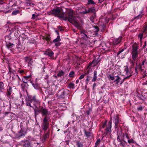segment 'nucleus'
<instances>
[{
  "instance_id": "49530a36",
  "label": "nucleus",
  "mask_w": 147,
  "mask_h": 147,
  "mask_svg": "<svg viewBox=\"0 0 147 147\" xmlns=\"http://www.w3.org/2000/svg\"><path fill=\"white\" fill-rule=\"evenodd\" d=\"M33 62L32 60L30 61L28 63V66H31L33 65Z\"/></svg>"
},
{
  "instance_id": "7ed1b4c3",
  "label": "nucleus",
  "mask_w": 147,
  "mask_h": 147,
  "mask_svg": "<svg viewBox=\"0 0 147 147\" xmlns=\"http://www.w3.org/2000/svg\"><path fill=\"white\" fill-rule=\"evenodd\" d=\"M52 13L59 18H62L63 16V13L61 12L60 9L58 8L52 10Z\"/></svg>"
},
{
  "instance_id": "393cba45",
  "label": "nucleus",
  "mask_w": 147,
  "mask_h": 147,
  "mask_svg": "<svg viewBox=\"0 0 147 147\" xmlns=\"http://www.w3.org/2000/svg\"><path fill=\"white\" fill-rule=\"evenodd\" d=\"M88 9L89 10V13H95V9L94 7H91L90 8H88Z\"/></svg>"
},
{
  "instance_id": "2eb2a0df",
  "label": "nucleus",
  "mask_w": 147,
  "mask_h": 147,
  "mask_svg": "<svg viewBox=\"0 0 147 147\" xmlns=\"http://www.w3.org/2000/svg\"><path fill=\"white\" fill-rule=\"evenodd\" d=\"M138 47L136 45H133L132 46V52H138Z\"/></svg>"
},
{
  "instance_id": "0e129e2a",
  "label": "nucleus",
  "mask_w": 147,
  "mask_h": 147,
  "mask_svg": "<svg viewBox=\"0 0 147 147\" xmlns=\"http://www.w3.org/2000/svg\"><path fill=\"white\" fill-rule=\"evenodd\" d=\"M96 86V84L95 83H94V84H93V88L94 89V87H95Z\"/></svg>"
},
{
  "instance_id": "79ce46f5",
  "label": "nucleus",
  "mask_w": 147,
  "mask_h": 147,
  "mask_svg": "<svg viewBox=\"0 0 147 147\" xmlns=\"http://www.w3.org/2000/svg\"><path fill=\"white\" fill-rule=\"evenodd\" d=\"M22 132L23 130L22 129H21L19 132V134H20V136H24V134L22 133Z\"/></svg>"
},
{
  "instance_id": "c03bdc74",
  "label": "nucleus",
  "mask_w": 147,
  "mask_h": 147,
  "mask_svg": "<svg viewBox=\"0 0 147 147\" xmlns=\"http://www.w3.org/2000/svg\"><path fill=\"white\" fill-rule=\"evenodd\" d=\"M90 76H87V78L86 79V83H88V82H89L90 80Z\"/></svg>"
},
{
  "instance_id": "b1692460",
  "label": "nucleus",
  "mask_w": 147,
  "mask_h": 147,
  "mask_svg": "<svg viewBox=\"0 0 147 147\" xmlns=\"http://www.w3.org/2000/svg\"><path fill=\"white\" fill-rule=\"evenodd\" d=\"M34 115L35 117L37 115H38L40 113V111L39 110H37L36 109H34Z\"/></svg>"
},
{
  "instance_id": "5701e85b",
  "label": "nucleus",
  "mask_w": 147,
  "mask_h": 147,
  "mask_svg": "<svg viewBox=\"0 0 147 147\" xmlns=\"http://www.w3.org/2000/svg\"><path fill=\"white\" fill-rule=\"evenodd\" d=\"M29 77L27 76H24L22 79V80L23 82L26 83L28 82V80Z\"/></svg>"
},
{
  "instance_id": "69168bd1",
  "label": "nucleus",
  "mask_w": 147,
  "mask_h": 147,
  "mask_svg": "<svg viewBox=\"0 0 147 147\" xmlns=\"http://www.w3.org/2000/svg\"><path fill=\"white\" fill-rule=\"evenodd\" d=\"M104 0H99L98 1L100 3H101L103 2Z\"/></svg>"
},
{
  "instance_id": "f8f14e48",
  "label": "nucleus",
  "mask_w": 147,
  "mask_h": 147,
  "mask_svg": "<svg viewBox=\"0 0 147 147\" xmlns=\"http://www.w3.org/2000/svg\"><path fill=\"white\" fill-rule=\"evenodd\" d=\"M132 57L133 60L135 61L138 56V52H132Z\"/></svg>"
},
{
  "instance_id": "473e14b6",
  "label": "nucleus",
  "mask_w": 147,
  "mask_h": 147,
  "mask_svg": "<svg viewBox=\"0 0 147 147\" xmlns=\"http://www.w3.org/2000/svg\"><path fill=\"white\" fill-rule=\"evenodd\" d=\"M128 142L130 144L131 143H134L135 141L133 139H128Z\"/></svg>"
},
{
  "instance_id": "ddd939ff",
  "label": "nucleus",
  "mask_w": 147,
  "mask_h": 147,
  "mask_svg": "<svg viewBox=\"0 0 147 147\" xmlns=\"http://www.w3.org/2000/svg\"><path fill=\"white\" fill-rule=\"evenodd\" d=\"M113 121L115 124V127L117 128L118 127V123L119 122V119L117 116H115L114 118Z\"/></svg>"
},
{
  "instance_id": "1a4fd4ad",
  "label": "nucleus",
  "mask_w": 147,
  "mask_h": 147,
  "mask_svg": "<svg viewBox=\"0 0 147 147\" xmlns=\"http://www.w3.org/2000/svg\"><path fill=\"white\" fill-rule=\"evenodd\" d=\"M28 97L29 98V99L30 100L31 102H32L33 101H34V104L36 103H39L40 102L39 100L36 98L35 96H28Z\"/></svg>"
},
{
  "instance_id": "a211bd4d",
  "label": "nucleus",
  "mask_w": 147,
  "mask_h": 147,
  "mask_svg": "<svg viewBox=\"0 0 147 147\" xmlns=\"http://www.w3.org/2000/svg\"><path fill=\"white\" fill-rule=\"evenodd\" d=\"M97 72L96 71H95L94 72V75L93 76V78L92 80V81L95 82L96 81L97 78L96 75H97Z\"/></svg>"
},
{
  "instance_id": "6e6552de",
  "label": "nucleus",
  "mask_w": 147,
  "mask_h": 147,
  "mask_svg": "<svg viewBox=\"0 0 147 147\" xmlns=\"http://www.w3.org/2000/svg\"><path fill=\"white\" fill-rule=\"evenodd\" d=\"M111 121L110 120L109 121L108 125L107 126L106 129L105 131V132L107 134H109L111 133Z\"/></svg>"
},
{
  "instance_id": "4be33fe9",
  "label": "nucleus",
  "mask_w": 147,
  "mask_h": 147,
  "mask_svg": "<svg viewBox=\"0 0 147 147\" xmlns=\"http://www.w3.org/2000/svg\"><path fill=\"white\" fill-rule=\"evenodd\" d=\"M24 60L26 62L28 63L30 61H31L32 59L31 58L27 57L24 58Z\"/></svg>"
},
{
  "instance_id": "cd10ccee",
  "label": "nucleus",
  "mask_w": 147,
  "mask_h": 147,
  "mask_svg": "<svg viewBox=\"0 0 147 147\" xmlns=\"http://www.w3.org/2000/svg\"><path fill=\"white\" fill-rule=\"evenodd\" d=\"M117 78L114 81V82H116V84H117L119 82V80L120 79V78L119 76H116Z\"/></svg>"
},
{
  "instance_id": "4468645a",
  "label": "nucleus",
  "mask_w": 147,
  "mask_h": 147,
  "mask_svg": "<svg viewBox=\"0 0 147 147\" xmlns=\"http://www.w3.org/2000/svg\"><path fill=\"white\" fill-rule=\"evenodd\" d=\"M74 22V24L75 26L77 27L78 28L80 29L81 28V26L80 24L76 21L75 19H74L72 21Z\"/></svg>"
},
{
  "instance_id": "de8ad7c7",
  "label": "nucleus",
  "mask_w": 147,
  "mask_h": 147,
  "mask_svg": "<svg viewBox=\"0 0 147 147\" xmlns=\"http://www.w3.org/2000/svg\"><path fill=\"white\" fill-rule=\"evenodd\" d=\"M32 85L35 89H36L38 88V85L37 84L32 83Z\"/></svg>"
},
{
  "instance_id": "338daca9",
  "label": "nucleus",
  "mask_w": 147,
  "mask_h": 147,
  "mask_svg": "<svg viewBox=\"0 0 147 147\" xmlns=\"http://www.w3.org/2000/svg\"><path fill=\"white\" fill-rule=\"evenodd\" d=\"M55 32L57 34L59 35V32L57 30H55Z\"/></svg>"
},
{
  "instance_id": "09e8293b",
  "label": "nucleus",
  "mask_w": 147,
  "mask_h": 147,
  "mask_svg": "<svg viewBox=\"0 0 147 147\" xmlns=\"http://www.w3.org/2000/svg\"><path fill=\"white\" fill-rule=\"evenodd\" d=\"M109 79H111V80H113L114 79V77L111 75H109Z\"/></svg>"
},
{
  "instance_id": "9b49d317",
  "label": "nucleus",
  "mask_w": 147,
  "mask_h": 147,
  "mask_svg": "<svg viewBox=\"0 0 147 147\" xmlns=\"http://www.w3.org/2000/svg\"><path fill=\"white\" fill-rule=\"evenodd\" d=\"M121 37H119L118 38H114L113 39V42L114 45H117L119 43L121 40Z\"/></svg>"
},
{
  "instance_id": "0eeeda50",
  "label": "nucleus",
  "mask_w": 147,
  "mask_h": 147,
  "mask_svg": "<svg viewBox=\"0 0 147 147\" xmlns=\"http://www.w3.org/2000/svg\"><path fill=\"white\" fill-rule=\"evenodd\" d=\"M120 133H121L120 132H119V133L118 132H117V141L120 143L119 144V145L120 146H121V147H125V144L122 142V141H123L122 139H120V138L119 135H120Z\"/></svg>"
},
{
  "instance_id": "8fccbe9b",
  "label": "nucleus",
  "mask_w": 147,
  "mask_h": 147,
  "mask_svg": "<svg viewBox=\"0 0 147 147\" xmlns=\"http://www.w3.org/2000/svg\"><path fill=\"white\" fill-rule=\"evenodd\" d=\"M142 65L141 64H139L138 65L139 69L142 71H143V69H142Z\"/></svg>"
},
{
  "instance_id": "680f3d73",
  "label": "nucleus",
  "mask_w": 147,
  "mask_h": 147,
  "mask_svg": "<svg viewBox=\"0 0 147 147\" xmlns=\"http://www.w3.org/2000/svg\"><path fill=\"white\" fill-rule=\"evenodd\" d=\"M146 61L144 60H143V61L142 62V64H141L142 65H144V63Z\"/></svg>"
},
{
  "instance_id": "39448f33",
  "label": "nucleus",
  "mask_w": 147,
  "mask_h": 147,
  "mask_svg": "<svg viewBox=\"0 0 147 147\" xmlns=\"http://www.w3.org/2000/svg\"><path fill=\"white\" fill-rule=\"evenodd\" d=\"M65 92L64 89H61L59 90L57 94V96L58 98H63L64 97Z\"/></svg>"
},
{
  "instance_id": "f03ea898",
  "label": "nucleus",
  "mask_w": 147,
  "mask_h": 147,
  "mask_svg": "<svg viewBox=\"0 0 147 147\" xmlns=\"http://www.w3.org/2000/svg\"><path fill=\"white\" fill-rule=\"evenodd\" d=\"M49 119L50 117L47 116H45L43 119L41 127L44 131H47L49 127Z\"/></svg>"
},
{
  "instance_id": "a19ab883",
  "label": "nucleus",
  "mask_w": 147,
  "mask_h": 147,
  "mask_svg": "<svg viewBox=\"0 0 147 147\" xmlns=\"http://www.w3.org/2000/svg\"><path fill=\"white\" fill-rule=\"evenodd\" d=\"M82 13L83 14H86L87 13H89V10H88V9H85V11H83L82 12Z\"/></svg>"
},
{
  "instance_id": "6ab92c4d",
  "label": "nucleus",
  "mask_w": 147,
  "mask_h": 147,
  "mask_svg": "<svg viewBox=\"0 0 147 147\" xmlns=\"http://www.w3.org/2000/svg\"><path fill=\"white\" fill-rule=\"evenodd\" d=\"M80 33L82 36H83L84 39H86L88 38V37L87 35L84 33L83 31H81L80 32Z\"/></svg>"
},
{
  "instance_id": "c756f323",
  "label": "nucleus",
  "mask_w": 147,
  "mask_h": 147,
  "mask_svg": "<svg viewBox=\"0 0 147 147\" xmlns=\"http://www.w3.org/2000/svg\"><path fill=\"white\" fill-rule=\"evenodd\" d=\"M43 38L47 41H49L50 39V36L48 35L44 37Z\"/></svg>"
},
{
  "instance_id": "3c124183",
  "label": "nucleus",
  "mask_w": 147,
  "mask_h": 147,
  "mask_svg": "<svg viewBox=\"0 0 147 147\" xmlns=\"http://www.w3.org/2000/svg\"><path fill=\"white\" fill-rule=\"evenodd\" d=\"M138 37L140 38V40H141L143 37L142 34H139L138 35Z\"/></svg>"
},
{
  "instance_id": "dca6fc26",
  "label": "nucleus",
  "mask_w": 147,
  "mask_h": 147,
  "mask_svg": "<svg viewBox=\"0 0 147 147\" xmlns=\"http://www.w3.org/2000/svg\"><path fill=\"white\" fill-rule=\"evenodd\" d=\"M97 64V62L95 60H93L92 62L90 63L89 64L88 67L92 66H94L96 65Z\"/></svg>"
},
{
  "instance_id": "ea45409f",
  "label": "nucleus",
  "mask_w": 147,
  "mask_h": 147,
  "mask_svg": "<svg viewBox=\"0 0 147 147\" xmlns=\"http://www.w3.org/2000/svg\"><path fill=\"white\" fill-rule=\"evenodd\" d=\"M77 144L78 147H83V145L80 142H78Z\"/></svg>"
},
{
  "instance_id": "4d7b16f0",
  "label": "nucleus",
  "mask_w": 147,
  "mask_h": 147,
  "mask_svg": "<svg viewBox=\"0 0 147 147\" xmlns=\"http://www.w3.org/2000/svg\"><path fill=\"white\" fill-rule=\"evenodd\" d=\"M35 16H36V15L35 14H33L32 15V19H35Z\"/></svg>"
},
{
  "instance_id": "58836bf2",
  "label": "nucleus",
  "mask_w": 147,
  "mask_h": 147,
  "mask_svg": "<svg viewBox=\"0 0 147 147\" xmlns=\"http://www.w3.org/2000/svg\"><path fill=\"white\" fill-rule=\"evenodd\" d=\"M19 10L13 11L12 13V14L13 15H16L17 13H19Z\"/></svg>"
},
{
  "instance_id": "603ef678",
  "label": "nucleus",
  "mask_w": 147,
  "mask_h": 147,
  "mask_svg": "<svg viewBox=\"0 0 147 147\" xmlns=\"http://www.w3.org/2000/svg\"><path fill=\"white\" fill-rule=\"evenodd\" d=\"M132 76V74H131L129 76H127L123 80V81H124V80L125 79H127V78H129L131 77V76Z\"/></svg>"
},
{
  "instance_id": "aec40b11",
  "label": "nucleus",
  "mask_w": 147,
  "mask_h": 147,
  "mask_svg": "<svg viewBox=\"0 0 147 147\" xmlns=\"http://www.w3.org/2000/svg\"><path fill=\"white\" fill-rule=\"evenodd\" d=\"M68 87L69 88L74 89L75 88V84L72 82L70 83L69 84Z\"/></svg>"
},
{
  "instance_id": "f3484780",
  "label": "nucleus",
  "mask_w": 147,
  "mask_h": 147,
  "mask_svg": "<svg viewBox=\"0 0 147 147\" xmlns=\"http://www.w3.org/2000/svg\"><path fill=\"white\" fill-rule=\"evenodd\" d=\"M124 71L126 72V74L128 75L129 73V69L128 68L127 65H126L124 66Z\"/></svg>"
},
{
  "instance_id": "864d4df0",
  "label": "nucleus",
  "mask_w": 147,
  "mask_h": 147,
  "mask_svg": "<svg viewBox=\"0 0 147 147\" xmlns=\"http://www.w3.org/2000/svg\"><path fill=\"white\" fill-rule=\"evenodd\" d=\"M54 42L55 43V45L56 46H58L60 45V43L58 42Z\"/></svg>"
},
{
  "instance_id": "e2e57ef3",
  "label": "nucleus",
  "mask_w": 147,
  "mask_h": 147,
  "mask_svg": "<svg viewBox=\"0 0 147 147\" xmlns=\"http://www.w3.org/2000/svg\"><path fill=\"white\" fill-rule=\"evenodd\" d=\"M135 69H139L138 68V65H137V63H136V65L135 67Z\"/></svg>"
},
{
  "instance_id": "7c9ffc66",
  "label": "nucleus",
  "mask_w": 147,
  "mask_h": 147,
  "mask_svg": "<svg viewBox=\"0 0 147 147\" xmlns=\"http://www.w3.org/2000/svg\"><path fill=\"white\" fill-rule=\"evenodd\" d=\"M64 74V73L63 71H59V72L58 73L57 75L58 76L61 77V76L63 75Z\"/></svg>"
},
{
  "instance_id": "c85d7f7f",
  "label": "nucleus",
  "mask_w": 147,
  "mask_h": 147,
  "mask_svg": "<svg viewBox=\"0 0 147 147\" xmlns=\"http://www.w3.org/2000/svg\"><path fill=\"white\" fill-rule=\"evenodd\" d=\"M100 139L97 140L95 143V147H97L98 145L100 143Z\"/></svg>"
},
{
  "instance_id": "6e6d98bb",
  "label": "nucleus",
  "mask_w": 147,
  "mask_h": 147,
  "mask_svg": "<svg viewBox=\"0 0 147 147\" xmlns=\"http://www.w3.org/2000/svg\"><path fill=\"white\" fill-rule=\"evenodd\" d=\"M94 27L96 29V31L98 32V31L99 29H98V27L96 26H94Z\"/></svg>"
},
{
  "instance_id": "bb28decb",
  "label": "nucleus",
  "mask_w": 147,
  "mask_h": 147,
  "mask_svg": "<svg viewBox=\"0 0 147 147\" xmlns=\"http://www.w3.org/2000/svg\"><path fill=\"white\" fill-rule=\"evenodd\" d=\"M61 40V39L60 38V36H57V38L54 39L53 40V42H57L60 41Z\"/></svg>"
},
{
  "instance_id": "a18cd8bd",
  "label": "nucleus",
  "mask_w": 147,
  "mask_h": 147,
  "mask_svg": "<svg viewBox=\"0 0 147 147\" xmlns=\"http://www.w3.org/2000/svg\"><path fill=\"white\" fill-rule=\"evenodd\" d=\"M85 74H86L81 75L79 77V79L80 80H81L83 78H84V76L85 75Z\"/></svg>"
},
{
  "instance_id": "774afa93",
  "label": "nucleus",
  "mask_w": 147,
  "mask_h": 147,
  "mask_svg": "<svg viewBox=\"0 0 147 147\" xmlns=\"http://www.w3.org/2000/svg\"><path fill=\"white\" fill-rule=\"evenodd\" d=\"M24 72V71L23 70H21L20 71V73H23V72Z\"/></svg>"
},
{
  "instance_id": "052dcab7",
  "label": "nucleus",
  "mask_w": 147,
  "mask_h": 147,
  "mask_svg": "<svg viewBox=\"0 0 147 147\" xmlns=\"http://www.w3.org/2000/svg\"><path fill=\"white\" fill-rule=\"evenodd\" d=\"M131 61L130 63L132 64V65L134 66V63L133 61V60H131V61Z\"/></svg>"
},
{
  "instance_id": "2f4dec72",
  "label": "nucleus",
  "mask_w": 147,
  "mask_h": 147,
  "mask_svg": "<svg viewBox=\"0 0 147 147\" xmlns=\"http://www.w3.org/2000/svg\"><path fill=\"white\" fill-rule=\"evenodd\" d=\"M13 45H14L13 44L11 43H7L6 44V46L8 48H12L13 46Z\"/></svg>"
},
{
  "instance_id": "bf43d9fd",
  "label": "nucleus",
  "mask_w": 147,
  "mask_h": 147,
  "mask_svg": "<svg viewBox=\"0 0 147 147\" xmlns=\"http://www.w3.org/2000/svg\"><path fill=\"white\" fill-rule=\"evenodd\" d=\"M58 28L60 30V31H62L63 30L62 29L61 27V26H59Z\"/></svg>"
},
{
  "instance_id": "4c0bfd02",
  "label": "nucleus",
  "mask_w": 147,
  "mask_h": 147,
  "mask_svg": "<svg viewBox=\"0 0 147 147\" xmlns=\"http://www.w3.org/2000/svg\"><path fill=\"white\" fill-rule=\"evenodd\" d=\"M74 73L73 71H71L70 72L69 74V77H71L74 76Z\"/></svg>"
},
{
  "instance_id": "c9c22d12",
  "label": "nucleus",
  "mask_w": 147,
  "mask_h": 147,
  "mask_svg": "<svg viewBox=\"0 0 147 147\" xmlns=\"http://www.w3.org/2000/svg\"><path fill=\"white\" fill-rule=\"evenodd\" d=\"M49 136V132L48 131L46 134H45V135L44 136V139H46V138H48Z\"/></svg>"
},
{
  "instance_id": "72a5a7b5",
  "label": "nucleus",
  "mask_w": 147,
  "mask_h": 147,
  "mask_svg": "<svg viewBox=\"0 0 147 147\" xmlns=\"http://www.w3.org/2000/svg\"><path fill=\"white\" fill-rule=\"evenodd\" d=\"M31 102H31V101H30V100H29L26 101V105L28 106H29L30 107H32L31 105Z\"/></svg>"
},
{
  "instance_id": "423d86ee",
  "label": "nucleus",
  "mask_w": 147,
  "mask_h": 147,
  "mask_svg": "<svg viewBox=\"0 0 147 147\" xmlns=\"http://www.w3.org/2000/svg\"><path fill=\"white\" fill-rule=\"evenodd\" d=\"M40 111L42 115H51L50 112L48 111V109L44 108L42 107L40 109Z\"/></svg>"
},
{
  "instance_id": "a878e982",
  "label": "nucleus",
  "mask_w": 147,
  "mask_h": 147,
  "mask_svg": "<svg viewBox=\"0 0 147 147\" xmlns=\"http://www.w3.org/2000/svg\"><path fill=\"white\" fill-rule=\"evenodd\" d=\"M84 132L85 133V134L86 137H89L90 136L91 133L90 132L87 131L86 130H84Z\"/></svg>"
},
{
  "instance_id": "20e7f679",
  "label": "nucleus",
  "mask_w": 147,
  "mask_h": 147,
  "mask_svg": "<svg viewBox=\"0 0 147 147\" xmlns=\"http://www.w3.org/2000/svg\"><path fill=\"white\" fill-rule=\"evenodd\" d=\"M117 132H118L119 133V132L121 133H120V135H119V136H122V139L123 140V141L124 142H126L125 140V138H126L127 139H130L129 135L126 132L122 133L121 131H117Z\"/></svg>"
},
{
  "instance_id": "5fc2aeb1",
  "label": "nucleus",
  "mask_w": 147,
  "mask_h": 147,
  "mask_svg": "<svg viewBox=\"0 0 147 147\" xmlns=\"http://www.w3.org/2000/svg\"><path fill=\"white\" fill-rule=\"evenodd\" d=\"M124 51V50L122 49L121 50L119 51L118 53H117V55L118 56L121 53H122L123 51Z\"/></svg>"
},
{
  "instance_id": "e433bc0d",
  "label": "nucleus",
  "mask_w": 147,
  "mask_h": 147,
  "mask_svg": "<svg viewBox=\"0 0 147 147\" xmlns=\"http://www.w3.org/2000/svg\"><path fill=\"white\" fill-rule=\"evenodd\" d=\"M3 88V84L2 82H0V91Z\"/></svg>"
},
{
  "instance_id": "f257e3e1",
  "label": "nucleus",
  "mask_w": 147,
  "mask_h": 147,
  "mask_svg": "<svg viewBox=\"0 0 147 147\" xmlns=\"http://www.w3.org/2000/svg\"><path fill=\"white\" fill-rule=\"evenodd\" d=\"M73 11L71 9H69L67 11V14L68 17H67L66 15L63 13V20H68L69 22H71L74 19V17H73Z\"/></svg>"
},
{
  "instance_id": "412c9836",
  "label": "nucleus",
  "mask_w": 147,
  "mask_h": 147,
  "mask_svg": "<svg viewBox=\"0 0 147 147\" xmlns=\"http://www.w3.org/2000/svg\"><path fill=\"white\" fill-rule=\"evenodd\" d=\"M47 55H48L49 56L51 57L54 54L53 52L51 50L47 51Z\"/></svg>"
},
{
  "instance_id": "f704fd0d",
  "label": "nucleus",
  "mask_w": 147,
  "mask_h": 147,
  "mask_svg": "<svg viewBox=\"0 0 147 147\" xmlns=\"http://www.w3.org/2000/svg\"><path fill=\"white\" fill-rule=\"evenodd\" d=\"M88 4H95V3L93 1V0H88Z\"/></svg>"
},
{
  "instance_id": "13d9d810",
  "label": "nucleus",
  "mask_w": 147,
  "mask_h": 147,
  "mask_svg": "<svg viewBox=\"0 0 147 147\" xmlns=\"http://www.w3.org/2000/svg\"><path fill=\"white\" fill-rule=\"evenodd\" d=\"M22 47V46L20 45H17V48L18 49H19V48H20L21 47Z\"/></svg>"
},
{
  "instance_id": "37998d69",
  "label": "nucleus",
  "mask_w": 147,
  "mask_h": 147,
  "mask_svg": "<svg viewBox=\"0 0 147 147\" xmlns=\"http://www.w3.org/2000/svg\"><path fill=\"white\" fill-rule=\"evenodd\" d=\"M107 123V121L106 120L105 121V122L101 126V128H104L105 127L106 124Z\"/></svg>"
},
{
  "instance_id": "9d476101",
  "label": "nucleus",
  "mask_w": 147,
  "mask_h": 147,
  "mask_svg": "<svg viewBox=\"0 0 147 147\" xmlns=\"http://www.w3.org/2000/svg\"><path fill=\"white\" fill-rule=\"evenodd\" d=\"M22 142L23 143V147H32L31 143L28 140L24 141Z\"/></svg>"
}]
</instances>
